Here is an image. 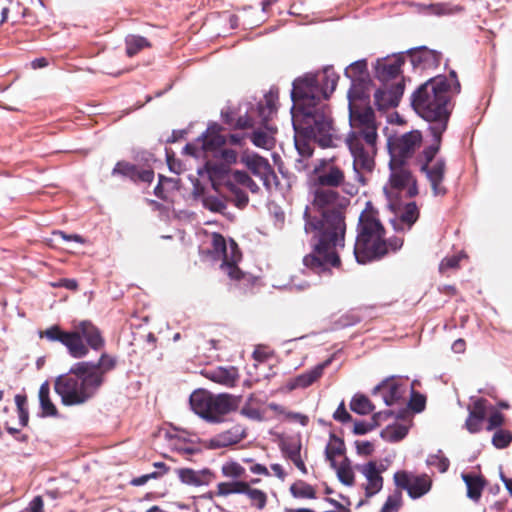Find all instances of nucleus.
Wrapping results in <instances>:
<instances>
[{
	"label": "nucleus",
	"instance_id": "1",
	"mask_svg": "<svg viewBox=\"0 0 512 512\" xmlns=\"http://www.w3.org/2000/svg\"><path fill=\"white\" fill-rule=\"evenodd\" d=\"M312 201L304 211V229L316 240L312 253L303 263L317 273L329 266L339 267L337 247H344L346 234V210L349 199L335 190L346 182L345 171L336 163V158L318 160L313 169Z\"/></svg>",
	"mask_w": 512,
	"mask_h": 512
},
{
	"label": "nucleus",
	"instance_id": "2",
	"mask_svg": "<svg viewBox=\"0 0 512 512\" xmlns=\"http://www.w3.org/2000/svg\"><path fill=\"white\" fill-rule=\"evenodd\" d=\"M349 124L345 143L353 158V170L358 181L365 184L364 175L375 168L379 123L372 107L363 97L360 84L352 82L348 91Z\"/></svg>",
	"mask_w": 512,
	"mask_h": 512
},
{
	"label": "nucleus",
	"instance_id": "3",
	"mask_svg": "<svg viewBox=\"0 0 512 512\" xmlns=\"http://www.w3.org/2000/svg\"><path fill=\"white\" fill-rule=\"evenodd\" d=\"M436 136L424 141L420 130H411L401 134H394L387 139V149L391 161L416 166L428 179L434 196H444L447 193L443 185L447 165L442 157L437 158L442 143L432 154L429 148L435 144Z\"/></svg>",
	"mask_w": 512,
	"mask_h": 512
},
{
	"label": "nucleus",
	"instance_id": "4",
	"mask_svg": "<svg viewBox=\"0 0 512 512\" xmlns=\"http://www.w3.org/2000/svg\"><path fill=\"white\" fill-rule=\"evenodd\" d=\"M451 88L447 78L440 75L421 84L411 96L413 110L430 124L429 131L432 136H436L435 144L429 148L430 154L442 143L443 134L448 127L453 110Z\"/></svg>",
	"mask_w": 512,
	"mask_h": 512
},
{
	"label": "nucleus",
	"instance_id": "5",
	"mask_svg": "<svg viewBox=\"0 0 512 512\" xmlns=\"http://www.w3.org/2000/svg\"><path fill=\"white\" fill-rule=\"evenodd\" d=\"M116 358L103 353L98 362L74 364L67 374L56 378L55 392L64 405H79L91 399L104 382V375L116 366Z\"/></svg>",
	"mask_w": 512,
	"mask_h": 512
},
{
	"label": "nucleus",
	"instance_id": "6",
	"mask_svg": "<svg viewBox=\"0 0 512 512\" xmlns=\"http://www.w3.org/2000/svg\"><path fill=\"white\" fill-rule=\"evenodd\" d=\"M354 256L360 264L378 261L401 249L404 240L400 237L386 238V230L379 217V211L367 202L359 215L356 227Z\"/></svg>",
	"mask_w": 512,
	"mask_h": 512
},
{
	"label": "nucleus",
	"instance_id": "7",
	"mask_svg": "<svg viewBox=\"0 0 512 512\" xmlns=\"http://www.w3.org/2000/svg\"><path fill=\"white\" fill-rule=\"evenodd\" d=\"M292 121L295 147L301 157L310 158L313 155V142L322 148L334 146L333 119L327 104L294 108Z\"/></svg>",
	"mask_w": 512,
	"mask_h": 512
},
{
	"label": "nucleus",
	"instance_id": "8",
	"mask_svg": "<svg viewBox=\"0 0 512 512\" xmlns=\"http://www.w3.org/2000/svg\"><path fill=\"white\" fill-rule=\"evenodd\" d=\"M221 127L217 124L208 126L207 130L198 139L200 149L195 144H187L184 151L195 157L202 154L207 158L205 170L216 189V182L222 180L227 173V165L235 163L237 154L232 149L223 148L226 138L221 134Z\"/></svg>",
	"mask_w": 512,
	"mask_h": 512
},
{
	"label": "nucleus",
	"instance_id": "9",
	"mask_svg": "<svg viewBox=\"0 0 512 512\" xmlns=\"http://www.w3.org/2000/svg\"><path fill=\"white\" fill-rule=\"evenodd\" d=\"M40 338L51 342L62 343L73 358H83L88 355L89 347L99 350L104 346V339L99 329L88 320L75 322L73 330L62 331L59 326L53 325L45 331H39Z\"/></svg>",
	"mask_w": 512,
	"mask_h": 512
},
{
	"label": "nucleus",
	"instance_id": "10",
	"mask_svg": "<svg viewBox=\"0 0 512 512\" xmlns=\"http://www.w3.org/2000/svg\"><path fill=\"white\" fill-rule=\"evenodd\" d=\"M339 75L333 68L326 67L321 73L306 74L293 81L291 98L294 108H305L326 104L336 89Z\"/></svg>",
	"mask_w": 512,
	"mask_h": 512
},
{
	"label": "nucleus",
	"instance_id": "11",
	"mask_svg": "<svg viewBox=\"0 0 512 512\" xmlns=\"http://www.w3.org/2000/svg\"><path fill=\"white\" fill-rule=\"evenodd\" d=\"M191 409L211 423L222 422L223 417L238 408L236 397L226 394H212L206 390L194 391L189 399Z\"/></svg>",
	"mask_w": 512,
	"mask_h": 512
},
{
	"label": "nucleus",
	"instance_id": "12",
	"mask_svg": "<svg viewBox=\"0 0 512 512\" xmlns=\"http://www.w3.org/2000/svg\"><path fill=\"white\" fill-rule=\"evenodd\" d=\"M279 100V89L272 86L268 92L264 94V99L258 102V147L268 151L275 146V135L277 127L273 122L274 116L277 114Z\"/></svg>",
	"mask_w": 512,
	"mask_h": 512
},
{
	"label": "nucleus",
	"instance_id": "13",
	"mask_svg": "<svg viewBox=\"0 0 512 512\" xmlns=\"http://www.w3.org/2000/svg\"><path fill=\"white\" fill-rule=\"evenodd\" d=\"M212 251L215 256L222 258L220 268L231 280L239 281L246 278V275L237 266L242 254L234 240L230 239L227 243L221 234L213 233Z\"/></svg>",
	"mask_w": 512,
	"mask_h": 512
},
{
	"label": "nucleus",
	"instance_id": "14",
	"mask_svg": "<svg viewBox=\"0 0 512 512\" xmlns=\"http://www.w3.org/2000/svg\"><path fill=\"white\" fill-rule=\"evenodd\" d=\"M393 480L396 487L400 490H406L412 499L424 496L432 486V481L428 475H412L407 471H397Z\"/></svg>",
	"mask_w": 512,
	"mask_h": 512
},
{
	"label": "nucleus",
	"instance_id": "15",
	"mask_svg": "<svg viewBox=\"0 0 512 512\" xmlns=\"http://www.w3.org/2000/svg\"><path fill=\"white\" fill-rule=\"evenodd\" d=\"M410 164L398 163L389 160L390 187L394 190L401 191L407 188L409 197H414L418 193L417 183L410 170Z\"/></svg>",
	"mask_w": 512,
	"mask_h": 512
},
{
	"label": "nucleus",
	"instance_id": "16",
	"mask_svg": "<svg viewBox=\"0 0 512 512\" xmlns=\"http://www.w3.org/2000/svg\"><path fill=\"white\" fill-rule=\"evenodd\" d=\"M404 93V83L399 81L390 86L383 83L374 93L375 105L380 110L396 107Z\"/></svg>",
	"mask_w": 512,
	"mask_h": 512
},
{
	"label": "nucleus",
	"instance_id": "17",
	"mask_svg": "<svg viewBox=\"0 0 512 512\" xmlns=\"http://www.w3.org/2000/svg\"><path fill=\"white\" fill-rule=\"evenodd\" d=\"M404 64V57L397 55L378 59L375 65V77L382 83L396 79L401 74V67Z\"/></svg>",
	"mask_w": 512,
	"mask_h": 512
},
{
	"label": "nucleus",
	"instance_id": "18",
	"mask_svg": "<svg viewBox=\"0 0 512 512\" xmlns=\"http://www.w3.org/2000/svg\"><path fill=\"white\" fill-rule=\"evenodd\" d=\"M411 63L414 67L421 69H432L440 65L441 53L428 49L427 47H420L409 51Z\"/></svg>",
	"mask_w": 512,
	"mask_h": 512
},
{
	"label": "nucleus",
	"instance_id": "19",
	"mask_svg": "<svg viewBox=\"0 0 512 512\" xmlns=\"http://www.w3.org/2000/svg\"><path fill=\"white\" fill-rule=\"evenodd\" d=\"M383 469L377 467L375 461H370L363 465L360 469L361 473L366 477L367 484L365 486L366 497H372L377 494L383 487V477L381 473Z\"/></svg>",
	"mask_w": 512,
	"mask_h": 512
},
{
	"label": "nucleus",
	"instance_id": "20",
	"mask_svg": "<svg viewBox=\"0 0 512 512\" xmlns=\"http://www.w3.org/2000/svg\"><path fill=\"white\" fill-rule=\"evenodd\" d=\"M382 391V397L386 405L391 406L394 403H397L400 399L403 398L405 393V389L403 385L398 383L395 379H386L382 381L379 385L374 387L372 394L376 395L378 392Z\"/></svg>",
	"mask_w": 512,
	"mask_h": 512
},
{
	"label": "nucleus",
	"instance_id": "21",
	"mask_svg": "<svg viewBox=\"0 0 512 512\" xmlns=\"http://www.w3.org/2000/svg\"><path fill=\"white\" fill-rule=\"evenodd\" d=\"M176 473L181 483L194 487L208 485L212 476L208 469L193 470L190 468H178L176 469Z\"/></svg>",
	"mask_w": 512,
	"mask_h": 512
},
{
	"label": "nucleus",
	"instance_id": "22",
	"mask_svg": "<svg viewBox=\"0 0 512 512\" xmlns=\"http://www.w3.org/2000/svg\"><path fill=\"white\" fill-rule=\"evenodd\" d=\"M397 219L393 221L396 230H409L419 218V209L415 202L406 203L396 213Z\"/></svg>",
	"mask_w": 512,
	"mask_h": 512
},
{
	"label": "nucleus",
	"instance_id": "23",
	"mask_svg": "<svg viewBox=\"0 0 512 512\" xmlns=\"http://www.w3.org/2000/svg\"><path fill=\"white\" fill-rule=\"evenodd\" d=\"M231 494H247L251 500L256 499V490L242 481L221 482L217 485V496H229Z\"/></svg>",
	"mask_w": 512,
	"mask_h": 512
},
{
	"label": "nucleus",
	"instance_id": "24",
	"mask_svg": "<svg viewBox=\"0 0 512 512\" xmlns=\"http://www.w3.org/2000/svg\"><path fill=\"white\" fill-rule=\"evenodd\" d=\"M245 435V430L241 426L236 425L227 431L217 434L211 440V444L217 448L227 447L238 443L245 437Z\"/></svg>",
	"mask_w": 512,
	"mask_h": 512
},
{
	"label": "nucleus",
	"instance_id": "25",
	"mask_svg": "<svg viewBox=\"0 0 512 512\" xmlns=\"http://www.w3.org/2000/svg\"><path fill=\"white\" fill-rule=\"evenodd\" d=\"M258 177H260L263 185L268 190L277 187L279 184L278 177L273 167L269 164L268 159L260 155H258Z\"/></svg>",
	"mask_w": 512,
	"mask_h": 512
},
{
	"label": "nucleus",
	"instance_id": "26",
	"mask_svg": "<svg viewBox=\"0 0 512 512\" xmlns=\"http://www.w3.org/2000/svg\"><path fill=\"white\" fill-rule=\"evenodd\" d=\"M327 363L317 365L312 370L298 375L290 384V389L306 388L317 381L323 374V369Z\"/></svg>",
	"mask_w": 512,
	"mask_h": 512
},
{
	"label": "nucleus",
	"instance_id": "27",
	"mask_svg": "<svg viewBox=\"0 0 512 512\" xmlns=\"http://www.w3.org/2000/svg\"><path fill=\"white\" fill-rule=\"evenodd\" d=\"M346 447L344 441L337 437L335 434L330 435L329 443L325 449L326 459L330 462L332 468H336V456H341L345 453Z\"/></svg>",
	"mask_w": 512,
	"mask_h": 512
},
{
	"label": "nucleus",
	"instance_id": "28",
	"mask_svg": "<svg viewBox=\"0 0 512 512\" xmlns=\"http://www.w3.org/2000/svg\"><path fill=\"white\" fill-rule=\"evenodd\" d=\"M462 479L467 486V496L470 499L477 501L481 497L485 485L484 479L480 476H473L470 474H463Z\"/></svg>",
	"mask_w": 512,
	"mask_h": 512
},
{
	"label": "nucleus",
	"instance_id": "29",
	"mask_svg": "<svg viewBox=\"0 0 512 512\" xmlns=\"http://www.w3.org/2000/svg\"><path fill=\"white\" fill-rule=\"evenodd\" d=\"M282 451L289 458L294 465L304 474H307V468L301 459L300 451L301 444L297 442H288L284 443L282 446Z\"/></svg>",
	"mask_w": 512,
	"mask_h": 512
},
{
	"label": "nucleus",
	"instance_id": "30",
	"mask_svg": "<svg viewBox=\"0 0 512 512\" xmlns=\"http://www.w3.org/2000/svg\"><path fill=\"white\" fill-rule=\"evenodd\" d=\"M49 393L50 386L49 383L45 381L44 383L41 384L38 393L40 407L43 416H55L57 414V409L50 400Z\"/></svg>",
	"mask_w": 512,
	"mask_h": 512
},
{
	"label": "nucleus",
	"instance_id": "31",
	"mask_svg": "<svg viewBox=\"0 0 512 512\" xmlns=\"http://www.w3.org/2000/svg\"><path fill=\"white\" fill-rule=\"evenodd\" d=\"M236 370L234 368L219 367L209 373V378L226 386H233L236 380Z\"/></svg>",
	"mask_w": 512,
	"mask_h": 512
},
{
	"label": "nucleus",
	"instance_id": "32",
	"mask_svg": "<svg viewBox=\"0 0 512 512\" xmlns=\"http://www.w3.org/2000/svg\"><path fill=\"white\" fill-rule=\"evenodd\" d=\"M350 409L359 415H367L374 411L375 406L367 396L356 394L350 402Z\"/></svg>",
	"mask_w": 512,
	"mask_h": 512
},
{
	"label": "nucleus",
	"instance_id": "33",
	"mask_svg": "<svg viewBox=\"0 0 512 512\" xmlns=\"http://www.w3.org/2000/svg\"><path fill=\"white\" fill-rule=\"evenodd\" d=\"M334 469L337 472L340 482L347 486H352L354 484L355 475L347 457H345L339 465L336 464V468Z\"/></svg>",
	"mask_w": 512,
	"mask_h": 512
},
{
	"label": "nucleus",
	"instance_id": "34",
	"mask_svg": "<svg viewBox=\"0 0 512 512\" xmlns=\"http://www.w3.org/2000/svg\"><path fill=\"white\" fill-rule=\"evenodd\" d=\"M291 494L296 498H316V491L314 487L304 481H298L291 485Z\"/></svg>",
	"mask_w": 512,
	"mask_h": 512
},
{
	"label": "nucleus",
	"instance_id": "35",
	"mask_svg": "<svg viewBox=\"0 0 512 512\" xmlns=\"http://www.w3.org/2000/svg\"><path fill=\"white\" fill-rule=\"evenodd\" d=\"M126 52L128 56L137 54L143 48L149 46L148 41L141 36L129 35L126 37Z\"/></svg>",
	"mask_w": 512,
	"mask_h": 512
},
{
	"label": "nucleus",
	"instance_id": "36",
	"mask_svg": "<svg viewBox=\"0 0 512 512\" xmlns=\"http://www.w3.org/2000/svg\"><path fill=\"white\" fill-rule=\"evenodd\" d=\"M367 72V62L366 60H358L352 64H350L345 69V76L350 78L352 82H356V80L360 79Z\"/></svg>",
	"mask_w": 512,
	"mask_h": 512
},
{
	"label": "nucleus",
	"instance_id": "37",
	"mask_svg": "<svg viewBox=\"0 0 512 512\" xmlns=\"http://www.w3.org/2000/svg\"><path fill=\"white\" fill-rule=\"evenodd\" d=\"M402 507V492L397 488L393 494L389 495L380 512H398Z\"/></svg>",
	"mask_w": 512,
	"mask_h": 512
},
{
	"label": "nucleus",
	"instance_id": "38",
	"mask_svg": "<svg viewBox=\"0 0 512 512\" xmlns=\"http://www.w3.org/2000/svg\"><path fill=\"white\" fill-rule=\"evenodd\" d=\"M137 167L128 162H118L112 170V175H122L128 177L133 181H137Z\"/></svg>",
	"mask_w": 512,
	"mask_h": 512
},
{
	"label": "nucleus",
	"instance_id": "39",
	"mask_svg": "<svg viewBox=\"0 0 512 512\" xmlns=\"http://www.w3.org/2000/svg\"><path fill=\"white\" fill-rule=\"evenodd\" d=\"M512 441V434L507 430H497L492 438L493 445L498 449L506 448Z\"/></svg>",
	"mask_w": 512,
	"mask_h": 512
},
{
	"label": "nucleus",
	"instance_id": "40",
	"mask_svg": "<svg viewBox=\"0 0 512 512\" xmlns=\"http://www.w3.org/2000/svg\"><path fill=\"white\" fill-rule=\"evenodd\" d=\"M15 403H16L18 413H19L20 424L22 426H26L28 423V418H29L28 410L26 408V405H27L26 396L17 394L15 396Z\"/></svg>",
	"mask_w": 512,
	"mask_h": 512
},
{
	"label": "nucleus",
	"instance_id": "41",
	"mask_svg": "<svg viewBox=\"0 0 512 512\" xmlns=\"http://www.w3.org/2000/svg\"><path fill=\"white\" fill-rule=\"evenodd\" d=\"M269 362L268 367L269 369L272 368L273 363L275 362V355L274 351L266 346L258 345V371L261 369L263 362Z\"/></svg>",
	"mask_w": 512,
	"mask_h": 512
},
{
	"label": "nucleus",
	"instance_id": "42",
	"mask_svg": "<svg viewBox=\"0 0 512 512\" xmlns=\"http://www.w3.org/2000/svg\"><path fill=\"white\" fill-rule=\"evenodd\" d=\"M408 405L412 411L416 413L422 412L425 409L426 397L412 390L411 398Z\"/></svg>",
	"mask_w": 512,
	"mask_h": 512
},
{
	"label": "nucleus",
	"instance_id": "43",
	"mask_svg": "<svg viewBox=\"0 0 512 512\" xmlns=\"http://www.w3.org/2000/svg\"><path fill=\"white\" fill-rule=\"evenodd\" d=\"M486 400L478 399L473 403L472 408L469 411V415L477 420H484L486 416Z\"/></svg>",
	"mask_w": 512,
	"mask_h": 512
},
{
	"label": "nucleus",
	"instance_id": "44",
	"mask_svg": "<svg viewBox=\"0 0 512 512\" xmlns=\"http://www.w3.org/2000/svg\"><path fill=\"white\" fill-rule=\"evenodd\" d=\"M427 462L429 465L437 467L441 473L446 472L450 465L448 458L438 454L429 456Z\"/></svg>",
	"mask_w": 512,
	"mask_h": 512
},
{
	"label": "nucleus",
	"instance_id": "45",
	"mask_svg": "<svg viewBox=\"0 0 512 512\" xmlns=\"http://www.w3.org/2000/svg\"><path fill=\"white\" fill-rule=\"evenodd\" d=\"M244 469L235 462L226 463L222 466V473L226 477L238 478L243 474Z\"/></svg>",
	"mask_w": 512,
	"mask_h": 512
},
{
	"label": "nucleus",
	"instance_id": "46",
	"mask_svg": "<svg viewBox=\"0 0 512 512\" xmlns=\"http://www.w3.org/2000/svg\"><path fill=\"white\" fill-rule=\"evenodd\" d=\"M204 205L208 209H210L212 211H216V212H220L226 208V205L222 200H220L218 198L211 197V196L206 197L204 199Z\"/></svg>",
	"mask_w": 512,
	"mask_h": 512
},
{
	"label": "nucleus",
	"instance_id": "47",
	"mask_svg": "<svg viewBox=\"0 0 512 512\" xmlns=\"http://www.w3.org/2000/svg\"><path fill=\"white\" fill-rule=\"evenodd\" d=\"M333 418L341 423L349 422L352 417L345 408L344 402H341L336 411L333 414Z\"/></svg>",
	"mask_w": 512,
	"mask_h": 512
},
{
	"label": "nucleus",
	"instance_id": "48",
	"mask_svg": "<svg viewBox=\"0 0 512 512\" xmlns=\"http://www.w3.org/2000/svg\"><path fill=\"white\" fill-rule=\"evenodd\" d=\"M504 423V415L498 411L493 412L488 418V430L496 429Z\"/></svg>",
	"mask_w": 512,
	"mask_h": 512
},
{
	"label": "nucleus",
	"instance_id": "49",
	"mask_svg": "<svg viewBox=\"0 0 512 512\" xmlns=\"http://www.w3.org/2000/svg\"><path fill=\"white\" fill-rule=\"evenodd\" d=\"M233 179L241 185L249 186V187L253 186V181L251 180L249 175L244 171H239V170L234 171ZM251 191L254 192L255 190L253 188H251Z\"/></svg>",
	"mask_w": 512,
	"mask_h": 512
},
{
	"label": "nucleus",
	"instance_id": "50",
	"mask_svg": "<svg viewBox=\"0 0 512 512\" xmlns=\"http://www.w3.org/2000/svg\"><path fill=\"white\" fill-rule=\"evenodd\" d=\"M460 258L453 255L450 257L444 258L440 263V271L444 272L448 269H455L459 266Z\"/></svg>",
	"mask_w": 512,
	"mask_h": 512
},
{
	"label": "nucleus",
	"instance_id": "51",
	"mask_svg": "<svg viewBox=\"0 0 512 512\" xmlns=\"http://www.w3.org/2000/svg\"><path fill=\"white\" fill-rule=\"evenodd\" d=\"M357 453L364 456H369L374 452V446L369 441H356Z\"/></svg>",
	"mask_w": 512,
	"mask_h": 512
},
{
	"label": "nucleus",
	"instance_id": "52",
	"mask_svg": "<svg viewBox=\"0 0 512 512\" xmlns=\"http://www.w3.org/2000/svg\"><path fill=\"white\" fill-rule=\"evenodd\" d=\"M53 236L54 237H60L64 241H74V242H77V243H80V244L85 243V239L82 236L78 235V234H66L63 231H54L53 232Z\"/></svg>",
	"mask_w": 512,
	"mask_h": 512
},
{
	"label": "nucleus",
	"instance_id": "53",
	"mask_svg": "<svg viewBox=\"0 0 512 512\" xmlns=\"http://www.w3.org/2000/svg\"><path fill=\"white\" fill-rule=\"evenodd\" d=\"M285 418L290 421H295L300 423L302 426H306L309 423V418L307 415L298 413V412H291L287 411Z\"/></svg>",
	"mask_w": 512,
	"mask_h": 512
},
{
	"label": "nucleus",
	"instance_id": "54",
	"mask_svg": "<svg viewBox=\"0 0 512 512\" xmlns=\"http://www.w3.org/2000/svg\"><path fill=\"white\" fill-rule=\"evenodd\" d=\"M392 414H393V412L390 410L374 413L371 418V421L369 423H367V425H369V427H368L369 431L374 430L376 427H378L380 425V416H383V415L391 416Z\"/></svg>",
	"mask_w": 512,
	"mask_h": 512
},
{
	"label": "nucleus",
	"instance_id": "55",
	"mask_svg": "<svg viewBox=\"0 0 512 512\" xmlns=\"http://www.w3.org/2000/svg\"><path fill=\"white\" fill-rule=\"evenodd\" d=\"M482 422V420H477L469 415L465 425L469 432L477 433L481 430Z\"/></svg>",
	"mask_w": 512,
	"mask_h": 512
},
{
	"label": "nucleus",
	"instance_id": "56",
	"mask_svg": "<svg viewBox=\"0 0 512 512\" xmlns=\"http://www.w3.org/2000/svg\"><path fill=\"white\" fill-rule=\"evenodd\" d=\"M154 179V172L150 169H137V181L150 183Z\"/></svg>",
	"mask_w": 512,
	"mask_h": 512
},
{
	"label": "nucleus",
	"instance_id": "57",
	"mask_svg": "<svg viewBox=\"0 0 512 512\" xmlns=\"http://www.w3.org/2000/svg\"><path fill=\"white\" fill-rule=\"evenodd\" d=\"M53 287H64L68 290H76L78 283L74 279H61L58 282L52 283Z\"/></svg>",
	"mask_w": 512,
	"mask_h": 512
},
{
	"label": "nucleus",
	"instance_id": "58",
	"mask_svg": "<svg viewBox=\"0 0 512 512\" xmlns=\"http://www.w3.org/2000/svg\"><path fill=\"white\" fill-rule=\"evenodd\" d=\"M43 506H44V503H43L42 497L36 496L30 501L29 506H28V511L29 512H43Z\"/></svg>",
	"mask_w": 512,
	"mask_h": 512
},
{
	"label": "nucleus",
	"instance_id": "59",
	"mask_svg": "<svg viewBox=\"0 0 512 512\" xmlns=\"http://www.w3.org/2000/svg\"><path fill=\"white\" fill-rule=\"evenodd\" d=\"M235 204L237 207L239 208H243L247 205L248 203V196L245 192H242V191H236L235 192Z\"/></svg>",
	"mask_w": 512,
	"mask_h": 512
},
{
	"label": "nucleus",
	"instance_id": "60",
	"mask_svg": "<svg viewBox=\"0 0 512 512\" xmlns=\"http://www.w3.org/2000/svg\"><path fill=\"white\" fill-rule=\"evenodd\" d=\"M369 425L364 421H357L354 423L353 432L356 435H364L369 432Z\"/></svg>",
	"mask_w": 512,
	"mask_h": 512
},
{
	"label": "nucleus",
	"instance_id": "61",
	"mask_svg": "<svg viewBox=\"0 0 512 512\" xmlns=\"http://www.w3.org/2000/svg\"><path fill=\"white\" fill-rule=\"evenodd\" d=\"M242 161L245 163L251 173L256 175V155L243 157Z\"/></svg>",
	"mask_w": 512,
	"mask_h": 512
},
{
	"label": "nucleus",
	"instance_id": "62",
	"mask_svg": "<svg viewBox=\"0 0 512 512\" xmlns=\"http://www.w3.org/2000/svg\"><path fill=\"white\" fill-rule=\"evenodd\" d=\"M159 477V474L158 473H149V474H146V475H143L139 478H136L132 481V483L134 485H143L145 484L149 479H155V478H158Z\"/></svg>",
	"mask_w": 512,
	"mask_h": 512
},
{
	"label": "nucleus",
	"instance_id": "63",
	"mask_svg": "<svg viewBox=\"0 0 512 512\" xmlns=\"http://www.w3.org/2000/svg\"><path fill=\"white\" fill-rule=\"evenodd\" d=\"M241 414L250 419H256V409L253 408L251 405L244 406L241 409Z\"/></svg>",
	"mask_w": 512,
	"mask_h": 512
},
{
	"label": "nucleus",
	"instance_id": "64",
	"mask_svg": "<svg viewBox=\"0 0 512 512\" xmlns=\"http://www.w3.org/2000/svg\"><path fill=\"white\" fill-rule=\"evenodd\" d=\"M267 407L279 415H284V416L286 415V412H287L286 408L279 404L269 403Z\"/></svg>",
	"mask_w": 512,
	"mask_h": 512
}]
</instances>
